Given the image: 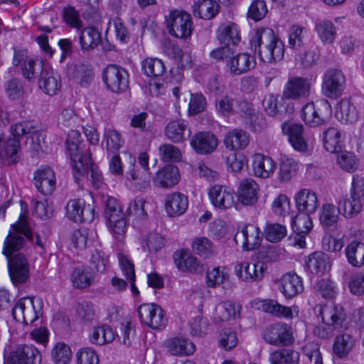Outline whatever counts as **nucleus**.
<instances>
[{
  "instance_id": "1a4fd4ad",
  "label": "nucleus",
  "mask_w": 364,
  "mask_h": 364,
  "mask_svg": "<svg viewBox=\"0 0 364 364\" xmlns=\"http://www.w3.org/2000/svg\"><path fill=\"white\" fill-rule=\"evenodd\" d=\"M262 336L266 343L274 346H289L295 341L292 327L282 321L267 326Z\"/></svg>"
},
{
  "instance_id": "8fccbe9b",
  "label": "nucleus",
  "mask_w": 364,
  "mask_h": 364,
  "mask_svg": "<svg viewBox=\"0 0 364 364\" xmlns=\"http://www.w3.org/2000/svg\"><path fill=\"white\" fill-rule=\"evenodd\" d=\"M299 354L297 351L290 349H280L273 351L269 356L271 364H297Z\"/></svg>"
},
{
  "instance_id": "e433bc0d",
  "label": "nucleus",
  "mask_w": 364,
  "mask_h": 364,
  "mask_svg": "<svg viewBox=\"0 0 364 364\" xmlns=\"http://www.w3.org/2000/svg\"><path fill=\"white\" fill-rule=\"evenodd\" d=\"M217 38L221 43L227 46L237 44L240 41L237 26L232 22L222 23L217 29Z\"/></svg>"
},
{
  "instance_id": "2eb2a0df",
  "label": "nucleus",
  "mask_w": 364,
  "mask_h": 364,
  "mask_svg": "<svg viewBox=\"0 0 364 364\" xmlns=\"http://www.w3.org/2000/svg\"><path fill=\"white\" fill-rule=\"evenodd\" d=\"M41 314L35 306L33 298L23 297L20 299L12 309V315L18 321L26 324H31L36 321Z\"/></svg>"
},
{
  "instance_id": "603ef678",
  "label": "nucleus",
  "mask_w": 364,
  "mask_h": 364,
  "mask_svg": "<svg viewBox=\"0 0 364 364\" xmlns=\"http://www.w3.org/2000/svg\"><path fill=\"white\" fill-rule=\"evenodd\" d=\"M192 248L195 253L205 258L211 257L216 252L212 241L205 237L195 238L192 242Z\"/></svg>"
},
{
  "instance_id": "6e6d98bb",
  "label": "nucleus",
  "mask_w": 364,
  "mask_h": 364,
  "mask_svg": "<svg viewBox=\"0 0 364 364\" xmlns=\"http://www.w3.org/2000/svg\"><path fill=\"white\" fill-rule=\"evenodd\" d=\"M72 73L69 75H71L76 81L82 86H87L89 85L93 78V73L90 66L85 64H77L73 68H70Z\"/></svg>"
},
{
  "instance_id": "5701e85b",
  "label": "nucleus",
  "mask_w": 364,
  "mask_h": 364,
  "mask_svg": "<svg viewBox=\"0 0 364 364\" xmlns=\"http://www.w3.org/2000/svg\"><path fill=\"white\" fill-rule=\"evenodd\" d=\"M180 180L179 171L174 165H166L153 176V183L156 187L169 188L176 186Z\"/></svg>"
},
{
  "instance_id": "5fc2aeb1",
  "label": "nucleus",
  "mask_w": 364,
  "mask_h": 364,
  "mask_svg": "<svg viewBox=\"0 0 364 364\" xmlns=\"http://www.w3.org/2000/svg\"><path fill=\"white\" fill-rule=\"evenodd\" d=\"M115 338V333L108 326H97L93 329L90 341L92 343L104 345L112 342Z\"/></svg>"
},
{
  "instance_id": "e2e57ef3",
  "label": "nucleus",
  "mask_w": 364,
  "mask_h": 364,
  "mask_svg": "<svg viewBox=\"0 0 364 364\" xmlns=\"http://www.w3.org/2000/svg\"><path fill=\"white\" fill-rule=\"evenodd\" d=\"M287 228L279 223H268L264 230L265 238L271 242H277L287 235Z\"/></svg>"
},
{
  "instance_id": "aec40b11",
  "label": "nucleus",
  "mask_w": 364,
  "mask_h": 364,
  "mask_svg": "<svg viewBox=\"0 0 364 364\" xmlns=\"http://www.w3.org/2000/svg\"><path fill=\"white\" fill-rule=\"evenodd\" d=\"M282 129L288 136L289 142L296 151L305 152L308 150V144L303 136L302 124L286 122L282 124Z\"/></svg>"
},
{
  "instance_id": "0eeeda50",
  "label": "nucleus",
  "mask_w": 364,
  "mask_h": 364,
  "mask_svg": "<svg viewBox=\"0 0 364 364\" xmlns=\"http://www.w3.org/2000/svg\"><path fill=\"white\" fill-rule=\"evenodd\" d=\"M12 64L20 67L22 75L30 82L36 81L47 66L43 61L30 57L27 50L20 48H14Z\"/></svg>"
},
{
  "instance_id": "79ce46f5",
  "label": "nucleus",
  "mask_w": 364,
  "mask_h": 364,
  "mask_svg": "<svg viewBox=\"0 0 364 364\" xmlns=\"http://www.w3.org/2000/svg\"><path fill=\"white\" fill-rule=\"evenodd\" d=\"M336 114L343 123H354L358 119V112L355 106L346 98L342 99L338 103Z\"/></svg>"
},
{
  "instance_id": "a19ab883",
  "label": "nucleus",
  "mask_w": 364,
  "mask_h": 364,
  "mask_svg": "<svg viewBox=\"0 0 364 364\" xmlns=\"http://www.w3.org/2000/svg\"><path fill=\"white\" fill-rule=\"evenodd\" d=\"M173 261L181 271L196 272L198 267L197 258L188 250H181L173 254Z\"/></svg>"
},
{
  "instance_id": "3c124183",
  "label": "nucleus",
  "mask_w": 364,
  "mask_h": 364,
  "mask_svg": "<svg viewBox=\"0 0 364 364\" xmlns=\"http://www.w3.org/2000/svg\"><path fill=\"white\" fill-rule=\"evenodd\" d=\"M316 31L323 44H331L336 36V29L330 21H323L316 24Z\"/></svg>"
},
{
  "instance_id": "f03ea898",
  "label": "nucleus",
  "mask_w": 364,
  "mask_h": 364,
  "mask_svg": "<svg viewBox=\"0 0 364 364\" xmlns=\"http://www.w3.org/2000/svg\"><path fill=\"white\" fill-rule=\"evenodd\" d=\"M41 127L38 122L23 121L11 127L13 137L4 139L0 134V161L2 164L10 166L18 162L20 155L19 137L25 135L38 134Z\"/></svg>"
},
{
  "instance_id": "c9c22d12",
  "label": "nucleus",
  "mask_w": 364,
  "mask_h": 364,
  "mask_svg": "<svg viewBox=\"0 0 364 364\" xmlns=\"http://www.w3.org/2000/svg\"><path fill=\"white\" fill-rule=\"evenodd\" d=\"M81 134L77 130H71L68 134L66 139L67 151L71 159L72 166L83 160L85 154H82Z\"/></svg>"
},
{
  "instance_id": "7c9ffc66",
  "label": "nucleus",
  "mask_w": 364,
  "mask_h": 364,
  "mask_svg": "<svg viewBox=\"0 0 364 364\" xmlns=\"http://www.w3.org/2000/svg\"><path fill=\"white\" fill-rule=\"evenodd\" d=\"M36 81L39 88L49 95H55L61 87L60 76L48 66H46Z\"/></svg>"
},
{
  "instance_id": "864d4df0",
  "label": "nucleus",
  "mask_w": 364,
  "mask_h": 364,
  "mask_svg": "<svg viewBox=\"0 0 364 364\" xmlns=\"http://www.w3.org/2000/svg\"><path fill=\"white\" fill-rule=\"evenodd\" d=\"M104 139L106 142V151L109 155L118 154L119 149L124 144V139L120 133L114 129L105 130Z\"/></svg>"
},
{
  "instance_id": "393cba45",
  "label": "nucleus",
  "mask_w": 364,
  "mask_h": 364,
  "mask_svg": "<svg viewBox=\"0 0 364 364\" xmlns=\"http://www.w3.org/2000/svg\"><path fill=\"white\" fill-rule=\"evenodd\" d=\"M294 199L296 208L301 213H314L319 205L316 193L309 188L301 189Z\"/></svg>"
},
{
  "instance_id": "69168bd1",
  "label": "nucleus",
  "mask_w": 364,
  "mask_h": 364,
  "mask_svg": "<svg viewBox=\"0 0 364 364\" xmlns=\"http://www.w3.org/2000/svg\"><path fill=\"white\" fill-rule=\"evenodd\" d=\"M337 162L343 170L348 172L355 171L358 166L355 155L350 151H340L337 152Z\"/></svg>"
},
{
  "instance_id": "473e14b6",
  "label": "nucleus",
  "mask_w": 364,
  "mask_h": 364,
  "mask_svg": "<svg viewBox=\"0 0 364 364\" xmlns=\"http://www.w3.org/2000/svg\"><path fill=\"white\" fill-rule=\"evenodd\" d=\"M249 142V134L240 129H235L228 132L223 139L225 146L233 151L245 149Z\"/></svg>"
},
{
  "instance_id": "f3484780",
  "label": "nucleus",
  "mask_w": 364,
  "mask_h": 364,
  "mask_svg": "<svg viewBox=\"0 0 364 364\" xmlns=\"http://www.w3.org/2000/svg\"><path fill=\"white\" fill-rule=\"evenodd\" d=\"M260 230L254 225H247L235 235V241L241 246L243 250L250 251L258 248L262 242Z\"/></svg>"
},
{
  "instance_id": "58836bf2",
  "label": "nucleus",
  "mask_w": 364,
  "mask_h": 364,
  "mask_svg": "<svg viewBox=\"0 0 364 364\" xmlns=\"http://www.w3.org/2000/svg\"><path fill=\"white\" fill-rule=\"evenodd\" d=\"M262 309L275 317L291 319L294 317V311L298 314L297 308L281 305L274 300H264L261 304Z\"/></svg>"
},
{
  "instance_id": "423d86ee",
  "label": "nucleus",
  "mask_w": 364,
  "mask_h": 364,
  "mask_svg": "<svg viewBox=\"0 0 364 364\" xmlns=\"http://www.w3.org/2000/svg\"><path fill=\"white\" fill-rule=\"evenodd\" d=\"M332 108L326 100L306 103L302 107L301 119L311 128L326 125L331 119Z\"/></svg>"
},
{
  "instance_id": "4c0bfd02",
  "label": "nucleus",
  "mask_w": 364,
  "mask_h": 364,
  "mask_svg": "<svg viewBox=\"0 0 364 364\" xmlns=\"http://www.w3.org/2000/svg\"><path fill=\"white\" fill-rule=\"evenodd\" d=\"M165 134L172 142L179 143L188 138L191 132L187 129V123L184 120H173L166 125Z\"/></svg>"
},
{
  "instance_id": "c85d7f7f",
  "label": "nucleus",
  "mask_w": 364,
  "mask_h": 364,
  "mask_svg": "<svg viewBox=\"0 0 364 364\" xmlns=\"http://www.w3.org/2000/svg\"><path fill=\"white\" fill-rule=\"evenodd\" d=\"M188 207V199L186 196L180 192H173L166 195L165 198V208L171 217L183 214Z\"/></svg>"
},
{
  "instance_id": "49530a36",
  "label": "nucleus",
  "mask_w": 364,
  "mask_h": 364,
  "mask_svg": "<svg viewBox=\"0 0 364 364\" xmlns=\"http://www.w3.org/2000/svg\"><path fill=\"white\" fill-rule=\"evenodd\" d=\"M323 142L325 149L331 153L341 150L342 140L340 131L335 127H329L323 132Z\"/></svg>"
},
{
  "instance_id": "774afa93",
  "label": "nucleus",
  "mask_w": 364,
  "mask_h": 364,
  "mask_svg": "<svg viewBox=\"0 0 364 364\" xmlns=\"http://www.w3.org/2000/svg\"><path fill=\"white\" fill-rule=\"evenodd\" d=\"M304 28L298 26L293 25L289 31V48L299 50L304 48Z\"/></svg>"
},
{
  "instance_id": "f704fd0d",
  "label": "nucleus",
  "mask_w": 364,
  "mask_h": 364,
  "mask_svg": "<svg viewBox=\"0 0 364 364\" xmlns=\"http://www.w3.org/2000/svg\"><path fill=\"white\" fill-rule=\"evenodd\" d=\"M258 191L259 186L253 179L245 178L238 187V197L242 204L253 205L257 201Z\"/></svg>"
},
{
  "instance_id": "13d9d810",
  "label": "nucleus",
  "mask_w": 364,
  "mask_h": 364,
  "mask_svg": "<svg viewBox=\"0 0 364 364\" xmlns=\"http://www.w3.org/2000/svg\"><path fill=\"white\" fill-rule=\"evenodd\" d=\"M241 306H236L230 301H226L218 304L215 307V311L221 321H227L231 317H236L240 314Z\"/></svg>"
},
{
  "instance_id": "37998d69",
  "label": "nucleus",
  "mask_w": 364,
  "mask_h": 364,
  "mask_svg": "<svg viewBox=\"0 0 364 364\" xmlns=\"http://www.w3.org/2000/svg\"><path fill=\"white\" fill-rule=\"evenodd\" d=\"M168 351L175 355L187 356L196 350L195 344L188 339L174 338L168 341Z\"/></svg>"
},
{
  "instance_id": "9d476101",
  "label": "nucleus",
  "mask_w": 364,
  "mask_h": 364,
  "mask_svg": "<svg viewBox=\"0 0 364 364\" xmlns=\"http://www.w3.org/2000/svg\"><path fill=\"white\" fill-rule=\"evenodd\" d=\"M169 33L178 38H187L193 31L191 16L187 12L175 10L171 11L166 19Z\"/></svg>"
},
{
  "instance_id": "f8f14e48",
  "label": "nucleus",
  "mask_w": 364,
  "mask_h": 364,
  "mask_svg": "<svg viewBox=\"0 0 364 364\" xmlns=\"http://www.w3.org/2000/svg\"><path fill=\"white\" fill-rule=\"evenodd\" d=\"M346 87V77L338 69L328 70L323 77L322 91L329 98L341 96Z\"/></svg>"
},
{
  "instance_id": "412c9836",
  "label": "nucleus",
  "mask_w": 364,
  "mask_h": 364,
  "mask_svg": "<svg viewBox=\"0 0 364 364\" xmlns=\"http://www.w3.org/2000/svg\"><path fill=\"white\" fill-rule=\"evenodd\" d=\"M73 168L80 176L85 174L87 175V177L90 176L91 181L95 188H98L102 186L103 181L102 175L97 166L93 164L91 154L89 152L85 154V157L83 160L74 164Z\"/></svg>"
},
{
  "instance_id": "0e129e2a",
  "label": "nucleus",
  "mask_w": 364,
  "mask_h": 364,
  "mask_svg": "<svg viewBox=\"0 0 364 364\" xmlns=\"http://www.w3.org/2000/svg\"><path fill=\"white\" fill-rule=\"evenodd\" d=\"M267 13L268 9L264 0H254L248 8L247 16L257 22L262 20Z\"/></svg>"
},
{
  "instance_id": "c03bdc74",
  "label": "nucleus",
  "mask_w": 364,
  "mask_h": 364,
  "mask_svg": "<svg viewBox=\"0 0 364 364\" xmlns=\"http://www.w3.org/2000/svg\"><path fill=\"white\" fill-rule=\"evenodd\" d=\"M79 40L82 50L90 51L101 42V33L94 27H87L82 30Z\"/></svg>"
},
{
  "instance_id": "6ab92c4d",
  "label": "nucleus",
  "mask_w": 364,
  "mask_h": 364,
  "mask_svg": "<svg viewBox=\"0 0 364 364\" xmlns=\"http://www.w3.org/2000/svg\"><path fill=\"white\" fill-rule=\"evenodd\" d=\"M33 180L37 190L44 196L50 195L55 189V175L49 166H43L37 170Z\"/></svg>"
},
{
  "instance_id": "39448f33",
  "label": "nucleus",
  "mask_w": 364,
  "mask_h": 364,
  "mask_svg": "<svg viewBox=\"0 0 364 364\" xmlns=\"http://www.w3.org/2000/svg\"><path fill=\"white\" fill-rule=\"evenodd\" d=\"M346 218L358 215L364 207V178L358 174L353 176L350 196L343 197L338 201Z\"/></svg>"
},
{
  "instance_id": "7ed1b4c3",
  "label": "nucleus",
  "mask_w": 364,
  "mask_h": 364,
  "mask_svg": "<svg viewBox=\"0 0 364 364\" xmlns=\"http://www.w3.org/2000/svg\"><path fill=\"white\" fill-rule=\"evenodd\" d=\"M251 48L260 60L272 63L280 61L284 55V45L270 28L258 29L250 41Z\"/></svg>"
},
{
  "instance_id": "4468645a",
  "label": "nucleus",
  "mask_w": 364,
  "mask_h": 364,
  "mask_svg": "<svg viewBox=\"0 0 364 364\" xmlns=\"http://www.w3.org/2000/svg\"><path fill=\"white\" fill-rule=\"evenodd\" d=\"M234 269L240 280L252 283L259 282L263 278L267 267L261 262L250 263L241 261L236 263Z\"/></svg>"
},
{
  "instance_id": "bf43d9fd",
  "label": "nucleus",
  "mask_w": 364,
  "mask_h": 364,
  "mask_svg": "<svg viewBox=\"0 0 364 364\" xmlns=\"http://www.w3.org/2000/svg\"><path fill=\"white\" fill-rule=\"evenodd\" d=\"M146 201L142 198H136L129 203L127 209V214L129 217L133 218L134 220H143L146 219L147 213L145 210Z\"/></svg>"
},
{
  "instance_id": "ddd939ff",
  "label": "nucleus",
  "mask_w": 364,
  "mask_h": 364,
  "mask_svg": "<svg viewBox=\"0 0 364 364\" xmlns=\"http://www.w3.org/2000/svg\"><path fill=\"white\" fill-rule=\"evenodd\" d=\"M103 79L107 88L114 92H123L128 87V73L116 65H109L106 68Z\"/></svg>"
},
{
  "instance_id": "de8ad7c7",
  "label": "nucleus",
  "mask_w": 364,
  "mask_h": 364,
  "mask_svg": "<svg viewBox=\"0 0 364 364\" xmlns=\"http://www.w3.org/2000/svg\"><path fill=\"white\" fill-rule=\"evenodd\" d=\"M219 5L215 1L202 0L193 6V14L200 18L209 20L218 12Z\"/></svg>"
},
{
  "instance_id": "4d7b16f0",
  "label": "nucleus",
  "mask_w": 364,
  "mask_h": 364,
  "mask_svg": "<svg viewBox=\"0 0 364 364\" xmlns=\"http://www.w3.org/2000/svg\"><path fill=\"white\" fill-rule=\"evenodd\" d=\"M355 340L347 333L342 334L336 338L333 345V351L338 357L346 355L353 348Z\"/></svg>"
},
{
  "instance_id": "ea45409f",
  "label": "nucleus",
  "mask_w": 364,
  "mask_h": 364,
  "mask_svg": "<svg viewBox=\"0 0 364 364\" xmlns=\"http://www.w3.org/2000/svg\"><path fill=\"white\" fill-rule=\"evenodd\" d=\"M341 210L332 203H325L319 212V221L326 229L337 226L340 219Z\"/></svg>"
},
{
  "instance_id": "6e6552de",
  "label": "nucleus",
  "mask_w": 364,
  "mask_h": 364,
  "mask_svg": "<svg viewBox=\"0 0 364 364\" xmlns=\"http://www.w3.org/2000/svg\"><path fill=\"white\" fill-rule=\"evenodd\" d=\"M4 358L7 364H41V353L33 346H8Z\"/></svg>"
},
{
  "instance_id": "20e7f679",
  "label": "nucleus",
  "mask_w": 364,
  "mask_h": 364,
  "mask_svg": "<svg viewBox=\"0 0 364 364\" xmlns=\"http://www.w3.org/2000/svg\"><path fill=\"white\" fill-rule=\"evenodd\" d=\"M322 324L316 326L313 329L315 336L321 338H329L333 336L335 331H341L343 328L346 314L342 306L333 303L321 306L318 311Z\"/></svg>"
},
{
  "instance_id": "a18cd8bd",
  "label": "nucleus",
  "mask_w": 364,
  "mask_h": 364,
  "mask_svg": "<svg viewBox=\"0 0 364 364\" xmlns=\"http://www.w3.org/2000/svg\"><path fill=\"white\" fill-rule=\"evenodd\" d=\"M348 262L353 267L364 265V243L353 240L345 249Z\"/></svg>"
},
{
  "instance_id": "9b49d317",
  "label": "nucleus",
  "mask_w": 364,
  "mask_h": 364,
  "mask_svg": "<svg viewBox=\"0 0 364 364\" xmlns=\"http://www.w3.org/2000/svg\"><path fill=\"white\" fill-rule=\"evenodd\" d=\"M140 321L153 329L164 328L167 323L164 311L157 304H143L138 308Z\"/></svg>"
},
{
  "instance_id": "2f4dec72",
  "label": "nucleus",
  "mask_w": 364,
  "mask_h": 364,
  "mask_svg": "<svg viewBox=\"0 0 364 364\" xmlns=\"http://www.w3.org/2000/svg\"><path fill=\"white\" fill-rule=\"evenodd\" d=\"M277 167L274 160L262 154H256L252 159V169L255 176L261 178H268L274 172Z\"/></svg>"
},
{
  "instance_id": "a211bd4d",
  "label": "nucleus",
  "mask_w": 364,
  "mask_h": 364,
  "mask_svg": "<svg viewBox=\"0 0 364 364\" xmlns=\"http://www.w3.org/2000/svg\"><path fill=\"white\" fill-rule=\"evenodd\" d=\"M212 204L217 208L226 210L235 204V193L231 188L220 185H215L208 192Z\"/></svg>"
},
{
  "instance_id": "bb28decb",
  "label": "nucleus",
  "mask_w": 364,
  "mask_h": 364,
  "mask_svg": "<svg viewBox=\"0 0 364 364\" xmlns=\"http://www.w3.org/2000/svg\"><path fill=\"white\" fill-rule=\"evenodd\" d=\"M310 84L307 80L300 77H293L288 80L283 92L287 99H299L309 95Z\"/></svg>"
},
{
  "instance_id": "680f3d73",
  "label": "nucleus",
  "mask_w": 364,
  "mask_h": 364,
  "mask_svg": "<svg viewBox=\"0 0 364 364\" xmlns=\"http://www.w3.org/2000/svg\"><path fill=\"white\" fill-rule=\"evenodd\" d=\"M236 103L237 99L232 96H221L215 100V109L220 114L224 117H229L231 114H234Z\"/></svg>"
},
{
  "instance_id": "72a5a7b5",
  "label": "nucleus",
  "mask_w": 364,
  "mask_h": 364,
  "mask_svg": "<svg viewBox=\"0 0 364 364\" xmlns=\"http://www.w3.org/2000/svg\"><path fill=\"white\" fill-rule=\"evenodd\" d=\"M280 290L286 298H292L304 290L301 278L295 273H287L281 279Z\"/></svg>"
},
{
  "instance_id": "4be33fe9",
  "label": "nucleus",
  "mask_w": 364,
  "mask_h": 364,
  "mask_svg": "<svg viewBox=\"0 0 364 364\" xmlns=\"http://www.w3.org/2000/svg\"><path fill=\"white\" fill-rule=\"evenodd\" d=\"M93 211L80 199L70 200L66 205V215L74 222L91 221L93 219Z\"/></svg>"
},
{
  "instance_id": "cd10ccee",
  "label": "nucleus",
  "mask_w": 364,
  "mask_h": 364,
  "mask_svg": "<svg viewBox=\"0 0 364 364\" xmlns=\"http://www.w3.org/2000/svg\"><path fill=\"white\" fill-rule=\"evenodd\" d=\"M218 139L210 132H199L194 135L191 145L196 153L208 154L213 152L218 146Z\"/></svg>"
},
{
  "instance_id": "b1692460",
  "label": "nucleus",
  "mask_w": 364,
  "mask_h": 364,
  "mask_svg": "<svg viewBox=\"0 0 364 364\" xmlns=\"http://www.w3.org/2000/svg\"><path fill=\"white\" fill-rule=\"evenodd\" d=\"M292 228L298 238H295V245L303 248L306 245L305 237L311 231L313 223L310 214L301 213H298L291 222Z\"/></svg>"
},
{
  "instance_id": "f257e3e1",
  "label": "nucleus",
  "mask_w": 364,
  "mask_h": 364,
  "mask_svg": "<svg viewBox=\"0 0 364 364\" xmlns=\"http://www.w3.org/2000/svg\"><path fill=\"white\" fill-rule=\"evenodd\" d=\"M32 237L31 230L26 218L21 215L19 220L11 225L3 248V253L8 258L9 276L15 286L24 284L28 280L29 265L23 254L14 252L23 247L25 238L31 240Z\"/></svg>"
},
{
  "instance_id": "052dcab7",
  "label": "nucleus",
  "mask_w": 364,
  "mask_h": 364,
  "mask_svg": "<svg viewBox=\"0 0 364 364\" xmlns=\"http://www.w3.org/2000/svg\"><path fill=\"white\" fill-rule=\"evenodd\" d=\"M228 279L229 274L225 267H214L211 270L208 271L206 283L208 287L215 288L228 280Z\"/></svg>"
},
{
  "instance_id": "c756f323",
  "label": "nucleus",
  "mask_w": 364,
  "mask_h": 364,
  "mask_svg": "<svg viewBox=\"0 0 364 364\" xmlns=\"http://www.w3.org/2000/svg\"><path fill=\"white\" fill-rule=\"evenodd\" d=\"M70 280L73 287L83 289L92 284L95 276L90 267L77 264L72 269Z\"/></svg>"
},
{
  "instance_id": "09e8293b",
  "label": "nucleus",
  "mask_w": 364,
  "mask_h": 364,
  "mask_svg": "<svg viewBox=\"0 0 364 364\" xmlns=\"http://www.w3.org/2000/svg\"><path fill=\"white\" fill-rule=\"evenodd\" d=\"M142 70L148 77L157 79L166 73L163 61L156 58H146L141 62Z\"/></svg>"
},
{
  "instance_id": "dca6fc26",
  "label": "nucleus",
  "mask_w": 364,
  "mask_h": 364,
  "mask_svg": "<svg viewBox=\"0 0 364 364\" xmlns=\"http://www.w3.org/2000/svg\"><path fill=\"white\" fill-rule=\"evenodd\" d=\"M332 267L330 256L321 251H316L305 258V271L309 274L323 275Z\"/></svg>"
},
{
  "instance_id": "338daca9",
  "label": "nucleus",
  "mask_w": 364,
  "mask_h": 364,
  "mask_svg": "<svg viewBox=\"0 0 364 364\" xmlns=\"http://www.w3.org/2000/svg\"><path fill=\"white\" fill-rule=\"evenodd\" d=\"M298 164L292 159H284L281 161L279 171V179L282 182H287L296 174Z\"/></svg>"
},
{
  "instance_id": "a878e982",
  "label": "nucleus",
  "mask_w": 364,
  "mask_h": 364,
  "mask_svg": "<svg viewBox=\"0 0 364 364\" xmlns=\"http://www.w3.org/2000/svg\"><path fill=\"white\" fill-rule=\"evenodd\" d=\"M256 65V60L254 56L242 53L232 55L228 60V68L230 73L234 75H240L253 69Z\"/></svg>"
}]
</instances>
